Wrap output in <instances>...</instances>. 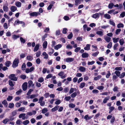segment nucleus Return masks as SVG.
Listing matches in <instances>:
<instances>
[{
  "label": "nucleus",
  "instance_id": "22",
  "mask_svg": "<svg viewBox=\"0 0 125 125\" xmlns=\"http://www.w3.org/2000/svg\"><path fill=\"white\" fill-rule=\"evenodd\" d=\"M90 45L87 44L86 45V47H84V49L85 50H90Z\"/></svg>",
  "mask_w": 125,
  "mask_h": 125
},
{
  "label": "nucleus",
  "instance_id": "28",
  "mask_svg": "<svg viewBox=\"0 0 125 125\" xmlns=\"http://www.w3.org/2000/svg\"><path fill=\"white\" fill-rule=\"evenodd\" d=\"M28 86H33L34 85V84H33V82L31 80L29 81L28 82Z\"/></svg>",
  "mask_w": 125,
  "mask_h": 125
},
{
  "label": "nucleus",
  "instance_id": "24",
  "mask_svg": "<svg viewBox=\"0 0 125 125\" xmlns=\"http://www.w3.org/2000/svg\"><path fill=\"white\" fill-rule=\"evenodd\" d=\"M113 42L114 43H116L117 42H118L119 39V38H116L115 37V38H113L112 39Z\"/></svg>",
  "mask_w": 125,
  "mask_h": 125
},
{
  "label": "nucleus",
  "instance_id": "12",
  "mask_svg": "<svg viewBox=\"0 0 125 125\" xmlns=\"http://www.w3.org/2000/svg\"><path fill=\"white\" fill-rule=\"evenodd\" d=\"M104 38V40L107 42H110L111 40V38L107 36H105Z\"/></svg>",
  "mask_w": 125,
  "mask_h": 125
},
{
  "label": "nucleus",
  "instance_id": "8",
  "mask_svg": "<svg viewBox=\"0 0 125 125\" xmlns=\"http://www.w3.org/2000/svg\"><path fill=\"white\" fill-rule=\"evenodd\" d=\"M38 15H40V13L36 12H34L31 13L30 15L31 16H37Z\"/></svg>",
  "mask_w": 125,
  "mask_h": 125
},
{
  "label": "nucleus",
  "instance_id": "41",
  "mask_svg": "<svg viewBox=\"0 0 125 125\" xmlns=\"http://www.w3.org/2000/svg\"><path fill=\"white\" fill-rule=\"evenodd\" d=\"M13 97L12 96H8L7 98V100L8 101H11Z\"/></svg>",
  "mask_w": 125,
  "mask_h": 125
},
{
  "label": "nucleus",
  "instance_id": "4",
  "mask_svg": "<svg viewBox=\"0 0 125 125\" xmlns=\"http://www.w3.org/2000/svg\"><path fill=\"white\" fill-rule=\"evenodd\" d=\"M19 24H22V27H25V23L22 21H20L18 20H17L15 21V24L14 25H18Z\"/></svg>",
  "mask_w": 125,
  "mask_h": 125
},
{
  "label": "nucleus",
  "instance_id": "64",
  "mask_svg": "<svg viewBox=\"0 0 125 125\" xmlns=\"http://www.w3.org/2000/svg\"><path fill=\"white\" fill-rule=\"evenodd\" d=\"M99 52H96L93 53L92 55L93 56H97V55L99 54Z\"/></svg>",
  "mask_w": 125,
  "mask_h": 125
},
{
  "label": "nucleus",
  "instance_id": "51",
  "mask_svg": "<svg viewBox=\"0 0 125 125\" xmlns=\"http://www.w3.org/2000/svg\"><path fill=\"white\" fill-rule=\"evenodd\" d=\"M42 117V115H40L36 117V120H40L41 119Z\"/></svg>",
  "mask_w": 125,
  "mask_h": 125
},
{
  "label": "nucleus",
  "instance_id": "54",
  "mask_svg": "<svg viewBox=\"0 0 125 125\" xmlns=\"http://www.w3.org/2000/svg\"><path fill=\"white\" fill-rule=\"evenodd\" d=\"M26 68V64L25 63H23L21 67V69L22 70H24Z\"/></svg>",
  "mask_w": 125,
  "mask_h": 125
},
{
  "label": "nucleus",
  "instance_id": "61",
  "mask_svg": "<svg viewBox=\"0 0 125 125\" xmlns=\"http://www.w3.org/2000/svg\"><path fill=\"white\" fill-rule=\"evenodd\" d=\"M95 62L94 61H92L91 62L89 61L88 63V65H92Z\"/></svg>",
  "mask_w": 125,
  "mask_h": 125
},
{
  "label": "nucleus",
  "instance_id": "52",
  "mask_svg": "<svg viewBox=\"0 0 125 125\" xmlns=\"http://www.w3.org/2000/svg\"><path fill=\"white\" fill-rule=\"evenodd\" d=\"M69 106L70 107L72 108H73L75 106V105L73 103L70 104Z\"/></svg>",
  "mask_w": 125,
  "mask_h": 125
},
{
  "label": "nucleus",
  "instance_id": "17",
  "mask_svg": "<svg viewBox=\"0 0 125 125\" xmlns=\"http://www.w3.org/2000/svg\"><path fill=\"white\" fill-rule=\"evenodd\" d=\"M110 97L109 96H108L105 97L104 99H103V103L104 104H105L106 103L107 101L109 99Z\"/></svg>",
  "mask_w": 125,
  "mask_h": 125
},
{
  "label": "nucleus",
  "instance_id": "56",
  "mask_svg": "<svg viewBox=\"0 0 125 125\" xmlns=\"http://www.w3.org/2000/svg\"><path fill=\"white\" fill-rule=\"evenodd\" d=\"M74 90V88H71L70 89L69 91V94H71L73 92Z\"/></svg>",
  "mask_w": 125,
  "mask_h": 125
},
{
  "label": "nucleus",
  "instance_id": "37",
  "mask_svg": "<svg viewBox=\"0 0 125 125\" xmlns=\"http://www.w3.org/2000/svg\"><path fill=\"white\" fill-rule=\"evenodd\" d=\"M29 121L28 120H27L23 121L22 124L24 125H27L29 124Z\"/></svg>",
  "mask_w": 125,
  "mask_h": 125
},
{
  "label": "nucleus",
  "instance_id": "19",
  "mask_svg": "<svg viewBox=\"0 0 125 125\" xmlns=\"http://www.w3.org/2000/svg\"><path fill=\"white\" fill-rule=\"evenodd\" d=\"M82 57L83 58H86L88 57L89 54L86 53H83L82 55Z\"/></svg>",
  "mask_w": 125,
  "mask_h": 125
},
{
  "label": "nucleus",
  "instance_id": "1",
  "mask_svg": "<svg viewBox=\"0 0 125 125\" xmlns=\"http://www.w3.org/2000/svg\"><path fill=\"white\" fill-rule=\"evenodd\" d=\"M19 60L18 59H15L13 63L12 66L13 68H15L18 65Z\"/></svg>",
  "mask_w": 125,
  "mask_h": 125
},
{
  "label": "nucleus",
  "instance_id": "47",
  "mask_svg": "<svg viewBox=\"0 0 125 125\" xmlns=\"http://www.w3.org/2000/svg\"><path fill=\"white\" fill-rule=\"evenodd\" d=\"M77 95V93L76 92H74L72 93L71 95V96L72 98L75 97Z\"/></svg>",
  "mask_w": 125,
  "mask_h": 125
},
{
  "label": "nucleus",
  "instance_id": "38",
  "mask_svg": "<svg viewBox=\"0 0 125 125\" xmlns=\"http://www.w3.org/2000/svg\"><path fill=\"white\" fill-rule=\"evenodd\" d=\"M9 119L7 118L4 119L2 121L3 123L4 124H6L9 121Z\"/></svg>",
  "mask_w": 125,
  "mask_h": 125
},
{
  "label": "nucleus",
  "instance_id": "26",
  "mask_svg": "<svg viewBox=\"0 0 125 125\" xmlns=\"http://www.w3.org/2000/svg\"><path fill=\"white\" fill-rule=\"evenodd\" d=\"M59 106L58 105H56L52 109V112H54L57 110L58 109Z\"/></svg>",
  "mask_w": 125,
  "mask_h": 125
},
{
  "label": "nucleus",
  "instance_id": "53",
  "mask_svg": "<svg viewBox=\"0 0 125 125\" xmlns=\"http://www.w3.org/2000/svg\"><path fill=\"white\" fill-rule=\"evenodd\" d=\"M81 49V48L80 47H78L76 48L74 50V52H77L79 51Z\"/></svg>",
  "mask_w": 125,
  "mask_h": 125
},
{
  "label": "nucleus",
  "instance_id": "58",
  "mask_svg": "<svg viewBox=\"0 0 125 125\" xmlns=\"http://www.w3.org/2000/svg\"><path fill=\"white\" fill-rule=\"evenodd\" d=\"M118 44L117 43H115L114 46V50H116L117 49L116 47L118 46Z\"/></svg>",
  "mask_w": 125,
  "mask_h": 125
},
{
  "label": "nucleus",
  "instance_id": "39",
  "mask_svg": "<svg viewBox=\"0 0 125 125\" xmlns=\"http://www.w3.org/2000/svg\"><path fill=\"white\" fill-rule=\"evenodd\" d=\"M14 104L13 103H10L9 104L8 106V107L10 108H12L14 107Z\"/></svg>",
  "mask_w": 125,
  "mask_h": 125
},
{
  "label": "nucleus",
  "instance_id": "14",
  "mask_svg": "<svg viewBox=\"0 0 125 125\" xmlns=\"http://www.w3.org/2000/svg\"><path fill=\"white\" fill-rule=\"evenodd\" d=\"M10 9L12 12H14L17 10V8L14 6H12L11 7Z\"/></svg>",
  "mask_w": 125,
  "mask_h": 125
},
{
  "label": "nucleus",
  "instance_id": "18",
  "mask_svg": "<svg viewBox=\"0 0 125 125\" xmlns=\"http://www.w3.org/2000/svg\"><path fill=\"white\" fill-rule=\"evenodd\" d=\"M40 45L39 44H36L35 46L33 51L34 52L37 51L39 49V48Z\"/></svg>",
  "mask_w": 125,
  "mask_h": 125
},
{
  "label": "nucleus",
  "instance_id": "45",
  "mask_svg": "<svg viewBox=\"0 0 125 125\" xmlns=\"http://www.w3.org/2000/svg\"><path fill=\"white\" fill-rule=\"evenodd\" d=\"M25 109V108L24 107H21L18 109V111H22L23 112H24V111H24Z\"/></svg>",
  "mask_w": 125,
  "mask_h": 125
},
{
  "label": "nucleus",
  "instance_id": "2",
  "mask_svg": "<svg viewBox=\"0 0 125 125\" xmlns=\"http://www.w3.org/2000/svg\"><path fill=\"white\" fill-rule=\"evenodd\" d=\"M9 78L11 80L16 81L17 80V78L15 77V75L14 74H11L9 76Z\"/></svg>",
  "mask_w": 125,
  "mask_h": 125
},
{
  "label": "nucleus",
  "instance_id": "21",
  "mask_svg": "<svg viewBox=\"0 0 125 125\" xmlns=\"http://www.w3.org/2000/svg\"><path fill=\"white\" fill-rule=\"evenodd\" d=\"M96 33L97 34L101 36H102L103 35V32L100 31H97L96 32Z\"/></svg>",
  "mask_w": 125,
  "mask_h": 125
},
{
  "label": "nucleus",
  "instance_id": "10",
  "mask_svg": "<svg viewBox=\"0 0 125 125\" xmlns=\"http://www.w3.org/2000/svg\"><path fill=\"white\" fill-rule=\"evenodd\" d=\"M64 72H61L58 74V75L61 77V78L64 79L66 77L65 75H64Z\"/></svg>",
  "mask_w": 125,
  "mask_h": 125
},
{
  "label": "nucleus",
  "instance_id": "16",
  "mask_svg": "<svg viewBox=\"0 0 125 125\" xmlns=\"http://www.w3.org/2000/svg\"><path fill=\"white\" fill-rule=\"evenodd\" d=\"M62 46L61 44H58L54 46V49L56 50H58L59 49L61 48Z\"/></svg>",
  "mask_w": 125,
  "mask_h": 125
},
{
  "label": "nucleus",
  "instance_id": "33",
  "mask_svg": "<svg viewBox=\"0 0 125 125\" xmlns=\"http://www.w3.org/2000/svg\"><path fill=\"white\" fill-rule=\"evenodd\" d=\"M48 111V110L47 108H44L42 110V114H45Z\"/></svg>",
  "mask_w": 125,
  "mask_h": 125
},
{
  "label": "nucleus",
  "instance_id": "25",
  "mask_svg": "<svg viewBox=\"0 0 125 125\" xmlns=\"http://www.w3.org/2000/svg\"><path fill=\"white\" fill-rule=\"evenodd\" d=\"M79 70L81 72H84L85 71L86 68L84 67L80 66L79 68Z\"/></svg>",
  "mask_w": 125,
  "mask_h": 125
},
{
  "label": "nucleus",
  "instance_id": "43",
  "mask_svg": "<svg viewBox=\"0 0 125 125\" xmlns=\"http://www.w3.org/2000/svg\"><path fill=\"white\" fill-rule=\"evenodd\" d=\"M10 63L11 62L10 61H7L5 63V65L7 67H9L10 66Z\"/></svg>",
  "mask_w": 125,
  "mask_h": 125
},
{
  "label": "nucleus",
  "instance_id": "23",
  "mask_svg": "<svg viewBox=\"0 0 125 125\" xmlns=\"http://www.w3.org/2000/svg\"><path fill=\"white\" fill-rule=\"evenodd\" d=\"M26 58L29 61H31L33 59L32 56L30 55L28 56Z\"/></svg>",
  "mask_w": 125,
  "mask_h": 125
},
{
  "label": "nucleus",
  "instance_id": "27",
  "mask_svg": "<svg viewBox=\"0 0 125 125\" xmlns=\"http://www.w3.org/2000/svg\"><path fill=\"white\" fill-rule=\"evenodd\" d=\"M104 16L105 18L108 19H109L111 18L110 15L108 14H105Z\"/></svg>",
  "mask_w": 125,
  "mask_h": 125
},
{
  "label": "nucleus",
  "instance_id": "35",
  "mask_svg": "<svg viewBox=\"0 0 125 125\" xmlns=\"http://www.w3.org/2000/svg\"><path fill=\"white\" fill-rule=\"evenodd\" d=\"M9 85L13 87L14 86V84L12 81L10 80L9 81Z\"/></svg>",
  "mask_w": 125,
  "mask_h": 125
},
{
  "label": "nucleus",
  "instance_id": "42",
  "mask_svg": "<svg viewBox=\"0 0 125 125\" xmlns=\"http://www.w3.org/2000/svg\"><path fill=\"white\" fill-rule=\"evenodd\" d=\"M75 4L76 5H78L79 4H80L81 3L80 0H75Z\"/></svg>",
  "mask_w": 125,
  "mask_h": 125
},
{
  "label": "nucleus",
  "instance_id": "11",
  "mask_svg": "<svg viewBox=\"0 0 125 125\" xmlns=\"http://www.w3.org/2000/svg\"><path fill=\"white\" fill-rule=\"evenodd\" d=\"M8 5L7 4L6 5H4L3 7V10L5 12H7L9 10V8L8 7Z\"/></svg>",
  "mask_w": 125,
  "mask_h": 125
},
{
  "label": "nucleus",
  "instance_id": "48",
  "mask_svg": "<svg viewBox=\"0 0 125 125\" xmlns=\"http://www.w3.org/2000/svg\"><path fill=\"white\" fill-rule=\"evenodd\" d=\"M114 6V4L113 3H110L109 4L108 6V7L109 9H111Z\"/></svg>",
  "mask_w": 125,
  "mask_h": 125
},
{
  "label": "nucleus",
  "instance_id": "34",
  "mask_svg": "<svg viewBox=\"0 0 125 125\" xmlns=\"http://www.w3.org/2000/svg\"><path fill=\"white\" fill-rule=\"evenodd\" d=\"M109 23L111 25H112L113 26H115V24L113 21L111 20H109Z\"/></svg>",
  "mask_w": 125,
  "mask_h": 125
},
{
  "label": "nucleus",
  "instance_id": "5",
  "mask_svg": "<svg viewBox=\"0 0 125 125\" xmlns=\"http://www.w3.org/2000/svg\"><path fill=\"white\" fill-rule=\"evenodd\" d=\"M74 59L72 58L68 57L64 59V61L67 62L69 63L73 62Z\"/></svg>",
  "mask_w": 125,
  "mask_h": 125
},
{
  "label": "nucleus",
  "instance_id": "29",
  "mask_svg": "<svg viewBox=\"0 0 125 125\" xmlns=\"http://www.w3.org/2000/svg\"><path fill=\"white\" fill-rule=\"evenodd\" d=\"M19 36L16 35L15 34H14L12 35V38L14 40L18 38H19Z\"/></svg>",
  "mask_w": 125,
  "mask_h": 125
},
{
  "label": "nucleus",
  "instance_id": "13",
  "mask_svg": "<svg viewBox=\"0 0 125 125\" xmlns=\"http://www.w3.org/2000/svg\"><path fill=\"white\" fill-rule=\"evenodd\" d=\"M26 114L25 113H22L20 114L19 116L20 118H22L23 120H24L25 118V116Z\"/></svg>",
  "mask_w": 125,
  "mask_h": 125
},
{
  "label": "nucleus",
  "instance_id": "60",
  "mask_svg": "<svg viewBox=\"0 0 125 125\" xmlns=\"http://www.w3.org/2000/svg\"><path fill=\"white\" fill-rule=\"evenodd\" d=\"M121 30L120 29H118L116 30L115 33L116 34H118L121 31Z\"/></svg>",
  "mask_w": 125,
  "mask_h": 125
},
{
  "label": "nucleus",
  "instance_id": "3",
  "mask_svg": "<svg viewBox=\"0 0 125 125\" xmlns=\"http://www.w3.org/2000/svg\"><path fill=\"white\" fill-rule=\"evenodd\" d=\"M103 14L101 13H96L93 14L92 17L93 18L97 19L99 18L100 15H102Z\"/></svg>",
  "mask_w": 125,
  "mask_h": 125
},
{
  "label": "nucleus",
  "instance_id": "20",
  "mask_svg": "<svg viewBox=\"0 0 125 125\" xmlns=\"http://www.w3.org/2000/svg\"><path fill=\"white\" fill-rule=\"evenodd\" d=\"M42 55L44 56V59H47L48 58V55L45 52H43L42 53Z\"/></svg>",
  "mask_w": 125,
  "mask_h": 125
},
{
  "label": "nucleus",
  "instance_id": "36",
  "mask_svg": "<svg viewBox=\"0 0 125 125\" xmlns=\"http://www.w3.org/2000/svg\"><path fill=\"white\" fill-rule=\"evenodd\" d=\"M117 26L118 28H120L123 27L124 26V25L123 23H120L117 25Z\"/></svg>",
  "mask_w": 125,
  "mask_h": 125
},
{
  "label": "nucleus",
  "instance_id": "62",
  "mask_svg": "<svg viewBox=\"0 0 125 125\" xmlns=\"http://www.w3.org/2000/svg\"><path fill=\"white\" fill-rule=\"evenodd\" d=\"M32 63L30 62H28L27 63V65L28 67H30L32 65Z\"/></svg>",
  "mask_w": 125,
  "mask_h": 125
},
{
  "label": "nucleus",
  "instance_id": "57",
  "mask_svg": "<svg viewBox=\"0 0 125 125\" xmlns=\"http://www.w3.org/2000/svg\"><path fill=\"white\" fill-rule=\"evenodd\" d=\"M44 79L42 78L41 77L38 79V81L39 82L42 83L44 81Z\"/></svg>",
  "mask_w": 125,
  "mask_h": 125
},
{
  "label": "nucleus",
  "instance_id": "46",
  "mask_svg": "<svg viewBox=\"0 0 125 125\" xmlns=\"http://www.w3.org/2000/svg\"><path fill=\"white\" fill-rule=\"evenodd\" d=\"M115 73L116 74L117 76L118 77L120 76V72L119 71H116L115 72Z\"/></svg>",
  "mask_w": 125,
  "mask_h": 125
},
{
  "label": "nucleus",
  "instance_id": "49",
  "mask_svg": "<svg viewBox=\"0 0 125 125\" xmlns=\"http://www.w3.org/2000/svg\"><path fill=\"white\" fill-rule=\"evenodd\" d=\"M107 73L106 74V77L107 78H108L111 75V74L109 71H108L107 72Z\"/></svg>",
  "mask_w": 125,
  "mask_h": 125
},
{
  "label": "nucleus",
  "instance_id": "7",
  "mask_svg": "<svg viewBox=\"0 0 125 125\" xmlns=\"http://www.w3.org/2000/svg\"><path fill=\"white\" fill-rule=\"evenodd\" d=\"M34 68L33 67H31L30 69L26 68L25 70V72L26 73L31 72L34 70Z\"/></svg>",
  "mask_w": 125,
  "mask_h": 125
},
{
  "label": "nucleus",
  "instance_id": "59",
  "mask_svg": "<svg viewBox=\"0 0 125 125\" xmlns=\"http://www.w3.org/2000/svg\"><path fill=\"white\" fill-rule=\"evenodd\" d=\"M125 76V72H124L121 74L120 76V78H121Z\"/></svg>",
  "mask_w": 125,
  "mask_h": 125
},
{
  "label": "nucleus",
  "instance_id": "9",
  "mask_svg": "<svg viewBox=\"0 0 125 125\" xmlns=\"http://www.w3.org/2000/svg\"><path fill=\"white\" fill-rule=\"evenodd\" d=\"M27 82H25L23 83L22 85V89L24 91H26L27 88Z\"/></svg>",
  "mask_w": 125,
  "mask_h": 125
},
{
  "label": "nucleus",
  "instance_id": "30",
  "mask_svg": "<svg viewBox=\"0 0 125 125\" xmlns=\"http://www.w3.org/2000/svg\"><path fill=\"white\" fill-rule=\"evenodd\" d=\"M47 45V41L44 42L43 44V46L44 48L45 49L46 48Z\"/></svg>",
  "mask_w": 125,
  "mask_h": 125
},
{
  "label": "nucleus",
  "instance_id": "50",
  "mask_svg": "<svg viewBox=\"0 0 125 125\" xmlns=\"http://www.w3.org/2000/svg\"><path fill=\"white\" fill-rule=\"evenodd\" d=\"M33 91V90L32 89H30L29 91H28V92L27 93V95H29L30 94H31V93Z\"/></svg>",
  "mask_w": 125,
  "mask_h": 125
},
{
  "label": "nucleus",
  "instance_id": "15",
  "mask_svg": "<svg viewBox=\"0 0 125 125\" xmlns=\"http://www.w3.org/2000/svg\"><path fill=\"white\" fill-rule=\"evenodd\" d=\"M15 5L17 7L19 8L21 7V3L20 1H17L15 2Z\"/></svg>",
  "mask_w": 125,
  "mask_h": 125
},
{
  "label": "nucleus",
  "instance_id": "44",
  "mask_svg": "<svg viewBox=\"0 0 125 125\" xmlns=\"http://www.w3.org/2000/svg\"><path fill=\"white\" fill-rule=\"evenodd\" d=\"M112 46V43L111 42H110L109 43L107 46V48L108 49L111 48Z\"/></svg>",
  "mask_w": 125,
  "mask_h": 125
},
{
  "label": "nucleus",
  "instance_id": "55",
  "mask_svg": "<svg viewBox=\"0 0 125 125\" xmlns=\"http://www.w3.org/2000/svg\"><path fill=\"white\" fill-rule=\"evenodd\" d=\"M61 101L59 100H57L55 103V104L58 105L61 103Z\"/></svg>",
  "mask_w": 125,
  "mask_h": 125
},
{
  "label": "nucleus",
  "instance_id": "6",
  "mask_svg": "<svg viewBox=\"0 0 125 125\" xmlns=\"http://www.w3.org/2000/svg\"><path fill=\"white\" fill-rule=\"evenodd\" d=\"M36 112L35 110H33L32 112H29L27 113V115L31 116L33 115H35L36 114Z\"/></svg>",
  "mask_w": 125,
  "mask_h": 125
},
{
  "label": "nucleus",
  "instance_id": "63",
  "mask_svg": "<svg viewBox=\"0 0 125 125\" xmlns=\"http://www.w3.org/2000/svg\"><path fill=\"white\" fill-rule=\"evenodd\" d=\"M71 99V97L70 96H68L66 97H65L64 99L66 101H69V100Z\"/></svg>",
  "mask_w": 125,
  "mask_h": 125
},
{
  "label": "nucleus",
  "instance_id": "40",
  "mask_svg": "<svg viewBox=\"0 0 125 125\" xmlns=\"http://www.w3.org/2000/svg\"><path fill=\"white\" fill-rule=\"evenodd\" d=\"M102 77V76L101 75H99L96 77H95L94 78V80H95L97 81L100 78Z\"/></svg>",
  "mask_w": 125,
  "mask_h": 125
},
{
  "label": "nucleus",
  "instance_id": "31",
  "mask_svg": "<svg viewBox=\"0 0 125 125\" xmlns=\"http://www.w3.org/2000/svg\"><path fill=\"white\" fill-rule=\"evenodd\" d=\"M85 85V83L84 82H83L80 83L79 87L81 88H83L84 87Z\"/></svg>",
  "mask_w": 125,
  "mask_h": 125
},
{
  "label": "nucleus",
  "instance_id": "32",
  "mask_svg": "<svg viewBox=\"0 0 125 125\" xmlns=\"http://www.w3.org/2000/svg\"><path fill=\"white\" fill-rule=\"evenodd\" d=\"M119 42L121 45H122L124 43V41L123 39H120Z\"/></svg>",
  "mask_w": 125,
  "mask_h": 125
}]
</instances>
